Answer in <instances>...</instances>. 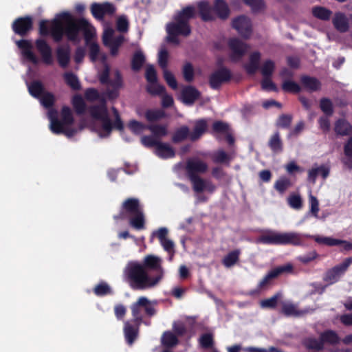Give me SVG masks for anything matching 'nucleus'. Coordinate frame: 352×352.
Masks as SVG:
<instances>
[{
	"label": "nucleus",
	"instance_id": "obj_36",
	"mask_svg": "<svg viewBox=\"0 0 352 352\" xmlns=\"http://www.w3.org/2000/svg\"><path fill=\"white\" fill-rule=\"evenodd\" d=\"M312 14L318 19L329 21L332 15V11L325 7L315 6L312 8Z\"/></svg>",
	"mask_w": 352,
	"mask_h": 352
},
{
	"label": "nucleus",
	"instance_id": "obj_61",
	"mask_svg": "<svg viewBox=\"0 0 352 352\" xmlns=\"http://www.w3.org/2000/svg\"><path fill=\"white\" fill-rule=\"evenodd\" d=\"M41 102L44 107L47 109L51 108L55 102L54 94L50 92L44 93L41 96Z\"/></svg>",
	"mask_w": 352,
	"mask_h": 352
},
{
	"label": "nucleus",
	"instance_id": "obj_55",
	"mask_svg": "<svg viewBox=\"0 0 352 352\" xmlns=\"http://www.w3.org/2000/svg\"><path fill=\"white\" fill-rule=\"evenodd\" d=\"M199 342L203 349H210L214 345L213 335L210 333H205L201 335Z\"/></svg>",
	"mask_w": 352,
	"mask_h": 352
},
{
	"label": "nucleus",
	"instance_id": "obj_41",
	"mask_svg": "<svg viewBox=\"0 0 352 352\" xmlns=\"http://www.w3.org/2000/svg\"><path fill=\"white\" fill-rule=\"evenodd\" d=\"M312 239L318 244L325 245L329 247L342 244V240L333 239L329 236H321L319 235L313 236Z\"/></svg>",
	"mask_w": 352,
	"mask_h": 352
},
{
	"label": "nucleus",
	"instance_id": "obj_47",
	"mask_svg": "<svg viewBox=\"0 0 352 352\" xmlns=\"http://www.w3.org/2000/svg\"><path fill=\"white\" fill-rule=\"evenodd\" d=\"M243 1L251 8L254 13L263 11L266 8L264 0H243Z\"/></svg>",
	"mask_w": 352,
	"mask_h": 352
},
{
	"label": "nucleus",
	"instance_id": "obj_38",
	"mask_svg": "<svg viewBox=\"0 0 352 352\" xmlns=\"http://www.w3.org/2000/svg\"><path fill=\"white\" fill-rule=\"evenodd\" d=\"M281 313L286 316H300L305 313L298 310L296 306L292 303H284L281 308Z\"/></svg>",
	"mask_w": 352,
	"mask_h": 352
},
{
	"label": "nucleus",
	"instance_id": "obj_58",
	"mask_svg": "<svg viewBox=\"0 0 352 352\" xmlns=\"http://www.w3.org/2000/svg\"><path fill=\"white\" fill-rule=\"evenodd\" d=\"M182 74L184 80L190 82L194 79V69L193 66L190 63H186L182 69Z\"/></svg>",
	"mask_w": 352,
	"mask_h": 352
},
{
	"label": "nucleus",
	"instance_id": "obj_46",
	"mask_svg": "<svg viewBox=\"0 0 352 352\" xmlns=\"http://www.w3.org/2000/svg\"><path fill=\"white\" fill-rule=\"evenodd\" d=\"M165 116V112L160 109H148L145 112V118L150 122L158 121Z\"/></svg>",
	"mask_w": 352,
	"mask_h": 352
},
{
	"label": "nucleus",
	"instance_id": "obj_7",
	"mask_svg": "<svg viewBox=\"0 0 352 352\" xmlns=\"http://www.w3.org/2000/svg\"><path fill=\"white\" fill-rule=\"evenodd\" d=\"M89 112L94 119L101 121L102 129L105 132V134L101 136L108 137L113 130V126L106 107V101L104 100V102H102L101 105H92L89 107Z\"/></svg>",
	"mask_w": 352,
	"mask_h": 352
},
{
	"label": "nucleus",
	"instance_id": "obj_62",
	"mask_svg": "<svg viewBox=\"0 0 352 352\" xmlns=\"http://www.w3.org/2000/svg\"><path fill=\"white\" fill-rule=\"evenodd\" d=\"M146 126L147 125L135 120H131L128 124L129 129L135 134H140L144 129H146Z\"/></svg>",
	"mask_w": 352,
	"mask_h": 352
},
{
	"label": "nucleus",
	"instance_id": "obj_30",
	"mask_svg": "<svg viewBox=\"0 0 352 352\" xmlns=\"http://www.w3.org/2000/svg\"><path fill=\"white\" fill-rule=\"evenodd\" d=\"M140 325L133 326L129 322H124V333L126 342L131 345L138 337Z\"/></svg>",
	"mask_w": 352,
	"mask_h": 352
},
{
	"label": "nucleus",
	"instance_id": "obj_37",
	"mask_svg": "<svg viewBox=\"0 0 352 352\" xmlns=\"http://www.w3.org/2000/svg\"><path fill=\"white\" fill-rule=\"evenodd\" d=\"M28 91L32 96L39 98L45 93V88L41 81L34 80L28 85Z\"/></svg>",
	"mask_w": 352,
	"mask_h": 352
},
{
	"label": "nucleus",
	"instance_id": "obj_64",
	"mask_svg": "<svg viewBox=\"0 0 352 352\" xmlns=\"http://www.w3.org/2000/svg\"><path fill=\"white\" fill-rule=\"evenodd\" d=\"M289 206L296 210H299L302 207V200L299 195H292L288 198Z\"/></svg>",
	"mask_w": 352,
	"mask_h": 352
},
{
	"label": "nucleus",
	"instance_id": "obj_12",
	"mask_svg": "<svg viewBox=\"0 0 352 352\" xmlns=\"http://www.w3.org/2000/svg\"><path fill=\"white\" fill-rule=\"evenodd\" d=\"M228 47L232 53L230 58L232 61L239 60L247 52L249 45L237 38H232L228 41Z\"/></svg>",
	"mask_w": 352,
	"mask_h": 352
},
{
	"label": "nucleus",
	"instance_id": "obj_44",
	"mask_svg": "<svg viewBox=\"0 0 352 352\" xmlns=\"http://www.w3.org/2000/svg\"><path fill=\"white\" fill-rule=\"evenodd\" d=\"M145 62V56L141 52L134 53L131 59V69L134 72H138Z\"/></svg>",
	"mask_w": 352,
	"mask_h": 352
},
{
	"label": "nucleus",
	"instance_id": "obj_45",
	"mask_svg": "<svg viewBox=\"0 0 352 352\" xmlns=\"http://www.w3.org/2000/svg\"><path fill=\"white\" fill-rule=\"evenodd\" d=\"M305 346L309 350L322 351L324 349L321 339L316 338H307L304 341Z\"/></svg>",
	"mask_w": 352,
	"mask_h": 352
},
{
	"label": "nucleus",
	"instance_id": "obj_49",
	"mask_svg": "<svg viewBox=\"0 0 352 352\" xmlns=\"http://www.w3.org/2000/svg\"><path fill=\"white\" fill-rule=\"evenodd\" d=\"M85 98L89 102L99 100L101 102H104V98L102 96L98 91L95 88H88L85 91Z\"/></svg>",
	"mask_w": 352,
	"mask_h": 352
},
{
	"label": "nucleus",
	"instance_id": "obj_28",
	"mask_svg": "<svg viewBox=\"0 0 352 352\" xmlns=\"http://www.w3.org/2000/svg\"><path fill=\"white\" fill-rule=\"evenodd\" d=\"M155 154L162 159H168L174 157L175 152L168 144L160 141L155 149Z\"/></svg>",
	"mask_w": 352,
	"mask_h": 352
},
{
	"label": "nucleus",
	"instance_id": "obj_4",
	"mask_svg": "<svg viewBox=\"0 0 352 352\" xmlns=\"http://www.w3.org/2000/svg\"><path fill=\"white\" fill-rule=\"evenodd\" d=\"M198 14L204 22L214 21L216 17L221 21L227 20L231 11L228 3L225 0H214L211 6L206 0H201L197 3Z\"/></svg>",
	"mask_w": 352,
	"mask_h": 352
},
{
	"label": "nucleus",
	"instance_id": "obj_23",
	"mask_svg": "<svg viewBox=\"0 0 352 352\" xmlns=\"http://www.w3.org/2000/svg\"><path fill=\"white\" fill-rule=\"evenodd\" d=\"M320 338L321 339L323 346L324 344L335 346L340 342L338 334L331 329L324 330L321 332L320 333Z\"/></svg>",
	"mask_w": 352,
	"mask_h": 352
},
{
	"label": "nucleus",
	"instance_id": "obj_13",
	"mask_svg": "<svg viewBox=\"0 0 352 352\" xmlns=\"http://www.w3.org/2000/svg\"><path fill=\"white\" fill-rule=\"evenodd\" d=\"M145 78L148 82L155 84L147 87V91L151 94L160 95L165 91L162 85L156 84L157 80V72L152 65H148L146 69Z\"/></svg>",
	"mask_w": 352,
	"mask_h": 352
},
{
	"label": "nucleus",
	"instance_id": "obj_17",
	"mask_svg": "<svg viewBox=\"0 0 352 352\" xmlns=\"http://www.w3.org/2000/svg\"><path fill=\"white\" fill-rule=\"evenodd\" d=\"M17 47L21 50L23 56L32 63L36 65L38 59L32 52V45L30 41L21 39L16 42Z\"/></svg>",
	"mask_w": 352,
	"mask_h": 352
},
{
	"label": "nucleus",
	"instance_id": "obj_1",
	"mask_svg": "<svg viewBox=\"0 0 352 352\" xmlns=\"http://www.w3.org/2000/svg\"><path fill=\"white\" fill-rule=\"evenodd\" d=\"M162 259L146 256L142 263H130L124 270V279L133 290L143 291L155 287L164 277Z\"/></svg>",
	"mask_w": 352,
	"mask_h": 352
},
{
	"label": "nucleus",
	"instance_id": "obj_48",
	"mask_svg": "<svg viewBox=\"0 0 352 352\" xmlns=\"http://www.w3.org/2000/svg\"><path fill=\"white\" fill-rule=\"evenodd\" d=\"M178 339L171 331H165L162 338V343L166 347H173L178 344Z\"/></svg>",
	"mask_w": 352,
	"mask_h": 352
},
{
	"label": "nucleus",
	"instance_id": "obj_21",
	"mask_svg": "<svg viewBox=\"0 0 352 352\" xmlns=\"http://www.w3.org/2000/svg\"><path fill=\"white\" fill-rule=\"evenodd\" d=\"M196 17L195 6L188 5L178 11L174 16V20L182 21L184 23H189L190 20Z\"/></svg>",
	"mask_w": 352,
	"mask_h": 352
},
{
	"label": "nucleus",
	"instance_id": "obj_20",
	"mask_svg": "<svg viewBox=\"0 0 352 352\" xmlns=\"http://www.w3.org/2000/svg\"><path fill=\"white\" fill-rule=\"evenodd\" d=\"M166 28L170 30L172 32H175L185 37L188 36L191 34L190 23H184L179 20H175V22L168 23Z\"/></svg>",
	"mask_w": 352,
	"mask_h": 352
},
{
	"label": "nucleus",
	"instance_id": "obj_2",
	"mask_svg": "<svg viewBox=\"0 0 352 352\" xmlns=\"http://www.w3.org/2000/svg\"><path fill=\"white\" fill-rule=\"evenodd\" d=\"M48 23L47 20L40 21L39 34L42 36H47L50 34L56 43L60 42L64 35L69 41L77 42L80 31L83 32L86 40H89L93 36L87 20L84 18L75 19L67 12L57 14L56 17L51 21L50 30Z\"/></svg>",
	"mask_w": 352,
	"mask_h": 352
},
{
	"label": "nucleus",
	"instance_id": "obj_43",
	"mask_svg": "<svg viewBox=\"0 0 352 352\" xmlns=\"http://www.w3.org/2000/svg\"><path fill=\"white\" fill-rule=\"evenodd\" d=\"M72 102L74 108V110L77 114L82 115L85 113L86 104L80 95H75L72 98Z\"/></svg>",
	"mask_w": 352,
	"mask_h": 352
},
{
	"label": "nucleus",
	"instance_id": "obj_27",
	"mask_svg": "<svg viewBox=\"0 0 352 352\" xmlns=\"http://www.w3.org/2000/svg\"><path fill=\"white\" fill-rule=\"evenodd\" d=\"M210 158L214 164H221L229 166L232 157L223 149L217 150L210 155Z\"/></svg>",
	"mask_w": 352,
	"mask_h": 352
},
{
	"label": "nucleus",
	"instance_id": "obj_52",
	"mask_svg": "<svg viewBox=\"0 0 352 352\" xmlns=\"http://www.w3.org/2000/svg\"><path fill=\"white\" fill-rule=\"evenodd\" d=\"M189 179L190 180L192 184V188L195 192L200 193L205 190L206 180H204L199 176L189 177Z\"/></svg>",
	"mask_w": 352,
	"mask_h": 352
},
{
	"label": "nucleus",
	"instance_id": "obj_59",
	"mask_svg": "<svg viewBox=\"0 0 352 352\" xmlns=\"http://www.w3.org/2000/svg\"><path fill=\"white\" fill-rule=\"evenodd\" d=\"M279 294H276L270 298L262 300L260 302L262 308L275 309L278 304Z\"/></svg>",
	"mask_w": 352,
	"mask_h": 352
},
{
	"label": "nucleus",
	"instance_id": "obj_19",
	"mask_svg": "<svg viewBox=\"0 0 352 352\" xmlns=\"http://www.w3.org/2000/svg\"><path fill=\"white\" fill-rule=\"evenodd\" d=\"M332 23L334 28L340 33H345L349 30V19L343 12H336L332 19Z\"/></svg>",
	"mask_w": 352,
	"mask_h": 352
},
{
	"label": "nucleus",
	"instance_id": "obj_35",
	"mask_svg": "<svg viewBox=\"0 0 352 352\" xmlns=\"http://www.w3.org/2000/svg\"><path fill=\"white\" fill-rule=\"evenodd\" d=\"M65 83L74 91L81 89V85L78 76L72 72H65L63 74Z\"/></svg>",
	"mask_w": 352,
	"mask_h": 352
},
{
	"label": "nucleus",
	"instance_id": "obj_26",
	"mask_svg": "<svg viewBox=\"0 0 352 352\" xmlns=\"http://www.w3.org/2000/svg\"><path fill=\"white\" fill-rule=\"evenodd\" d=\"M334 131L338 135H352V125L346 120L340 118L335 122Z\"/></svg>",
	"mask_w": 352,
	"mask_h": 352
},
{
	"label": "nucleus",
	"instance_id": "obj_42",
	"mask_svg": "<svg viewBox=\"0 0 352 352\" xmlns=\"http://www.w3.org/2000/svg\"><path fill=\"white\" fill-rule=\"evenodd\" d=\"M291 186L292 182L290 179L285 176H282L278 180L276 181L274 185V188L280 194L283 195Z\"/></svg>",
	"mask_w": 352,
	"mask_h": 352
},
{
	"label": "nucleus",
	"instance_id": "obj_31",
	"mask_svg": "<svg viewBox=\"0 0 352 352\" xmlns=\"http://www.w3.org/2000/svg\"><path fill=\"white\" fill-rule=\"evenodd\" d=\"M241 250H234L228 252L221 260V263L226 268H230L235 265L239 261Z\"/></svg>",
	"mask_w": 352,
	"mask_h": 352
},
{
	"label": "nucleus",
	"instance_id": "obj_50",
	"mask_svg": "<svg viewBox=\"0 0 352 352\" xmlns=\"http://www.w3.org/2000/svg\"><path fill=\"white\" fill-rule=\"evenodd\" d=\"M61 121L65 125H72L74 119L71 109L67 106H63L60 111Z\"/></svg>",
	"mask_w": 352,
	"mask_h": 352
},
{
	"label": "nucleus",
	"instance_id": "obj_18",
	"mask_svg": "<svg viewBox=\"0 0 352 352\" xmlns=\"http://www.w3.org/2000/svg\"><path fill=\"white\" fill-rule=\"evenodd\" d=\"M186 170L188 177L199 176L198 173H204L208 170V165L199 160H188Z\"/></svg>",
	"mask_w": 352,
	"mask_h": 352
},
{
	"label": "nucleus",
	"instance_id": "obj_15",
	"mask_svg": "<svg viewBox=\"0 0 352 352\" xmlns=\"http://www.w3.org/2000/svg\"><path fill=\"white\" fill-rule=\"evenodd\" d=\"M201 97V92L192 85L184 87L180 94V100L187 106H192Z\"/></svg>",
	"mask_w": 352,
	"mask_h": 352
},
{
	"label": "nucleus",
	"instance_id": "obj_51",
	"mask_svg": "<svg viewBox=\"0 0 352 352\" xmlns=\"http://www.w3.org/2000/svg\"><path fill=\"white\" fill-rule=\"evenodd\" d=\"M320 108L321 111L327 116H331L333 113V103L329 98H321L320 100Z\"/></svg>",
	"mask_w": 352,
	"mask_h": 352
},
{
	"label": "nucleus",
	"instance_id": "obj_56",
	"mask_svg": "<svg viewBox=\"0 0 352 352\" xmlns=\"http://www.w3.org/2000/svg\"><path fill=\"white\" fill-rule=\"evenodd\" d=\"M293 117L289 114H281L276 122V126L278 128L288 129L289 128Z\"/></svg>",
	"mask_w": 352,
	"mask_h": 352
},
{
	"label": "nucleus",
	"instance_id": "obj_10",
	"mask_svg": "<svg viewBox=\"0 0 352 352\" xmlns=\"http://www.w3.org/2000/svg\"><path fill=\"white\" fill-rule=\"evenodd\" d=\"M33 28V19L31 16L16 18L12 24L13 32L22 37L25 36Z\"/></svg>",
	"mask_w": 352,
	"mask_h": 352
},
{
	"label": "nucleus",
	"instance_id": "obj_60",
	"mask_svg": "<svg viewBox=\"0 0 352 352\" xmlns=\"http://www.w3.org/2000/svg\"><path fill=\"white\" fill-rule=\"evenodd\" d=\"M352 264V256L346 258L344 260V261L336 266H334L333 270L335 272L340 276L341 274H344L348 269V267Z\"/></svg>",
	"mask_w": 352,
	"mask_h": 352
},
{
	"label": "nucleus",
	"instance_id": "obj_6",
	"mask_svg": "<svg viewBox=\"0 0 352 352\" xmlns=\"http://www.w3.org/2000/svg\"><path fill=\"white\" fill-rule=\"evenodd\" d=\"M131 309L133 322L138 325H140L143 322V312L149 317L154 316L156 313L149 300L144 296L140 297L135 302L133 303Z\"/></svg>",
	"mask_w": 352,
	"mask_h": 352
},
{
	"label": "nucleus",
	"instance_id": "obj_40",
	"mask_svg": "<svg viewBox=\"0 0 352 352\" xmlns=\"http://www.w3.org/2000/svg\"><path fill=\"white\" fill-rule=\"evenodd\" d=\"M312 239L318 244L325 245L329 247L342 244V240L333 239L329 236H321L319 235L313 236Z\"/></svg>",
	"mask_w": 352,
	"mask_h": 352
},
{
	"label": "nucleus",
	"instance_id": "obj_53",
	"mask_svg": "<svg viewBox=\"0 0 352 352\" xmlns=\"http://www.w3.org/2000/svg\"><path fill=\"white\" fill-rule=\"evenodd\" d=\"M282 89L285 92L298 94L300 91L301 89L300 85L292 80H285L282 84Z\"/></svg>",
	"mask_w": 352,
	"mask_h": 352
},
{
	"label": "nucleus",
	"instance_id": "obj_3",
	"mask_svg": "<svg viewBox=\"0 0 352 352\" xmlns=\"http://www.w3.org/2000/svg\"><path fill=\"white\" fill-rule=\"evenodd\" d=\"M115 220L129 221L131 227L136 230L145 228V217L140 200L135 197L126 198L121 204L118 214L113 216Z\"/></svg>",
	"mask_w": 352,
	"mask_h": 352
},
{
	"label": "nucleus",
	"instance_id": "obj_29",
	"mask_svg": "<svg viewBox=\"0 0 352 352\" xmlns=\"http://www.w3.org/2000/svg\"><path fill=\"white\" fill-rule=\"evenodd\" d=\"M249 59V63L245 65L244 68L249 75H254L259 68L261 53L257 51L252 52Z\"/></svg>",
	"mask_w": 352,
	"mask_h": 352
},
{
	"label": "nucleus",
	"instance_id": "obj_24",
	"mask_svg": "<svg viewBox=\"0 0 352 352\" xmlns=\"http://www.w3.org/2000/svg\"><path fill=\"white\" fill-rule=\"evenodd\" d=\"M57 61L62 68H66L70 62V49L67 47H58L56 51Z\"/></svg>",
	"mask_w": 352,
	"mask_h": 352
},
{
	"label": "nucleus",
	"instance_id": "obj_5",
	"mask_svg": "<svg viewBox=\"0 0 352 352\" xmlns=\"http://www.w3.org/2000/svg\"><path fill=\"white\" fill-rule=\"evenodd\" d=\"M257 242L265 245H299L302 243V239L300 234L296 232L280 233L272 230H267L258 236Z\"/></svg>",
	"mask_w": 352,
	"mask_h": 352
},
{
	"label": "nucleus",
	"instance_id": "obj_8",
	"mask_svg": "<svg viewBox=\"0 0 352 352\" xmlns=\"http://www.w3.org/2000/svg\"><path fill=\"white\" fill-rule=\"evenodd\" d=\"M232 77V72L228 68L221 67L210 75V87L212 89H219L222 84L229 82Z\"/></svg>",
	"mask_w": 352,
	"mask_h": 352
},
{
	"label": "nucleus",
	"instance_id": "obj_25",
	"mask_svg": "<svg viewBox=\"0 0 352 352\" xmlns=\"http://www.w3.org/2000/svg\"><path fill=\"white\" fill-rule=\"evenodd\" d=\"M207 122L205 119L197 120L193 128L190 133V140L192 142L199 140L207 130Z\"/></svg>",
	"mask_w": 352,
	"mask_h": 352
},
{
	"label": "nucleus",
	"instance_id": "obj_57",
	"mask_svg": "<svg viewBox=\"0 0 352 352\" xmlns=\"http://www.w3.org/2000/svg\"><path fill=\"white\" fill-rule=\"evenodd\" d=\"M274 69V62L272 60H267L263 63L261 68V72L263 77H271Z\"/></svg>",
	"mask_w": 352,
	"mask_h": 352
},
{
	"label": "nucleus",
	"instance_id": "obj_9",
	"mask_svg": "<svg viewBox=\"0 0 352 352\" xmlns=\"http://www.w3.org/2000/svg\"><path fill=\"white\" fill-rule=\"evenodd\" d=\"M232 26L244 38H249L252 33V21L245 15H240L233 19Z\"/></svg>",
	"mask_w": 352,
	"mask_h": 352
},
{
	"label": "nucleus",
	"instance_id": "obj_11",
	"mask_svg": "<svg viewBox=\"0 0 352 352\" xmlns=\"http://www.w3.org/2000/svg\"><path fill=\"white\" fill-rule=\"evenodd\" d=\"M90 10L96 19L102 21L105 15L113 14L116 12V8L113 4L109 2L102 3L95 2L91 5Z\"/></svg>",
	"mask_w": 352,
	"mask_h": 352
},
{
	"label": "nucleus",
	"instance_id": "obj_54",
	"mask_svg": "<svg viewBox=\"0 0 352 352\" xmlns=\"http://www.w3.org/2000/svg\"><path fill=\"white\" fill-rule=\"evenodd\" d=\"M94 293L98 296H103L111 293L109 285L104 281H101L94 288Z\"/></svg>",
	"mask_w": 352,
	"mask_h": 352
},
{
	"label": "nucleus",
	"instance_id": "obj_32",
	"mask_svg": "<svg viewBox=\"0 0 352 352\" xmlns=\"http://www.w3.org/2000/svg\"><path fill=\"white\" fill-rule=\"evenodd\" d=\"M300 82L304 88L311 92L319 90L321 87V82L315 77L302 76Z\"/></svg>",
	"mask_w": 352,
	"mask_h": 352
},
{
	"label": "nucleus",
	"instance_id": "obj_34",
	"mask_svg": "<svg viewBox=\"0 0 352 352\" xmlns=\"http://www.w3.org/2000/svg\"><path fill=\"white\" fill-rule=\"evenodd\" d=\"M146 129H148L158 140L168 135V127L165 124H149L147 125Z\"/></svg>",
	"mask_w": 352,
	"mask_h": 352
},
{
	"label": "nucleus",
	"instance_id": "obj_63",
	"mask_svg": "<svg viewBox=\"0 0 352 352\" xmlns=\"http://www.w3.org/2000/svg\"><path fill=\"white\" fill-rule=\"evenodd\" d=\"M164 78L166 80L168 85L175 90L178 87L177 80L175 79L174 75L168 69H165L164 71Z\"/></svg>",
	"mask_w": 352,
	"mask_h": 352
},
{
	"label": "nucleus",
	"instance_id": "obj_22",
	"mask_svg": "<svg viewBox=\"0 0 352 352\" xmlns=\"http://www.w3.org/2000/svg\"><path fill=\"white\" fill-rule=\"evenodd\" d=\"M267 145L274 154H278L283 151V142L279 131L274 132L270 136Z\"/></svg>",
	"mask_w": 352,
	"mask_h": 352
},
{
	"label": "nucleus",
	"instance_id": "obj_39",
	"mask_svg": "<svg viewBox=\"0 0 352 352\" xmlns=\"http://www.w3.org/2000/svg\"><path fill=\"white\" fill-rule=\"evenodd\" d=\"M190 137L189 128L187 126H182L177 129L173 135L172 141L174 143H179Z\"/></svg>",
	"mask_w": 352,
	"mask_h": 352
},
{
	"label": "nucleus",
	"instance_id": "obj_14",
	"mask_svg": "<svg viewBox=\"0 0 352 352\" xmlns=\"http://www.w3.org/2000/svg\"><path fill=\"white\" fill-rule=\"evenodd\" d=\"M293 265L291 263H287L284 265L278 266L270 270L258 285V289H262L269 284L270 281L274 278H277L280 275L285 273H291L293 271Z\"/></svg>",
	"mask_w": 352,
	"mask_h": 352
},
{
	"label": "nucleus",
	"instance_id": "obj_16",
	"mask_svg": "<svg viewBox=\"0 0 352 352\" xmlns=\"http://www.w3.org/2000/svg\"><path fill=\"white\" fill-rule=\"evenodd\" d=\"M37 51L41 56L43 62L47 65L53 64L52 50L47 41L43 38H37L35 41Z\"/></svg>",
	"mask_w": 352,
	"mask_h": 352
},
{
	"label": "nucleus",
	"instance_id": "obj_33",
	"mask_svg": "<svg viewBox=\"0 0 352 352\" xmlns=\"http://www.w3.org/2000/svg\"><path fill=\"white\" fill-rule=\"evenodd\" d=\"M50 129L55 134H60L65 132L64 124L59 120L56 116V111H51L50 113Z\"/></svg>",
	"mask_w": 352,
	"mask_h": 352
}]
</instances>
